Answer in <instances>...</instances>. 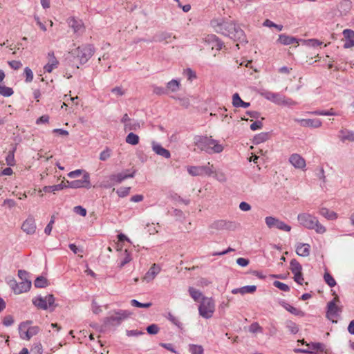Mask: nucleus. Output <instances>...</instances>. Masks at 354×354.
<instances>
[{"label": "nucleus", "mask_w": 354, "mask_h": 354, "mask_svg": "<svg viewBox=\"0 0 354 354\" xmlns=\"http://www.w3.org/2000/svg\"><path fill=\"white\" fill-rule=\"evenodd\" d=\"M71 55L77 58L81 64H84L92 57L94 53V48L92 45H83L73 50Z\"/></svg>", "instance_id": "5"}, {"label": "nucleus", "mask_w": 354, "mask_h": 354, "mask_svg": "<svg viewBox=\"0 0 354 354\" xmlns=\"http://www.w3.org/2000/svg\"><path fill=\"white\" fill-rule=\"evenodd\" d=\"M48 62L44 66V70L45 72L51 73L53 69L57 68L59 65V62L55 57L53 51H50L48 53Z\"/></svg>", "instance_id": "16"}, {"label": "nucleus", "mask_w": 354, "mask_h": 354, "mask_svg": "<svg viewBox=\"0 0 354 354\" xmlns=\"http://www.w3.org/2000/svg\"><path fill=\"white\" fill-rule=\"evenodd\" d=\"M31 323L32 322L28 321L19 325V332L21 339H30L32 336L39 333V328L38 326L28 327V325Z\"/></svg>", "instance_id": "11"}, {"label": "nucleus", "mask_w": 354, "mask_h": 354, "mask_svg": "<svg viewBox=\"0 0 354 354\" xmlns=\"http://www.w3.org/2000/svg\"><path fill=\"white\" fill-rule=\"evenodd\" d=\"M290 270L292 274L300 272L302 271V266L296 259H292L290 263Z\"/></svg>", "instance_id": "34"}, {"label": "nucleus", "mask_w": 354, "mask_h": 354, "mask_svg": "<svg viewBox=\"0 0 354 354\" xmlns=\"http://www.w3.org/2000/svg\"><path fill=\"white\" fill-rule=\"evenodd\" d=\"M184 75L187 77V80L189 81H192L193 80L196 78V73L194 71H193L189 68H188L184 71Z\"/></svg>", "instance_id": "50"}, {"label": "nucleus", "mask_w": 354, "mask_h": 354, "mask_svg": "<svg viewBox=\"0 0 354 354\" xmlns=\"http://www.w3.org/2000/svg\"><path fill=\"white\" fill-rule=\"evenodd\" d=\"M153 92L157 95H165L167 94L166 88L160 87V86H154Z\"/></svg>", "instance_id": "61"}, {"label": "nucleus", "mask_w": 354, "mask_h": 354, "mask_svg": "<svg viewBox=\"0 0 354 354\" xmlns=\"http://www.w3.org/2000/svg\"><path fill=\"white\" fill-rule=\"evenodd\" d=\"M140 127V124L137 122H129V123H126L124 126V130L128 131H137Z\"/></svg>", "instance_id": "43"}, {"label": "nucleus", "mask_w": 354, "mask_h": 354, "mask_svg": "<svg viewBox=\"0 0 354 354\" xmlns=\"http://www.w3.org/2000/svg\"><path fill=\"white\" fill-rule=\"evenodd\" d=\"M209 227L212 230L220 231L223 230H234L236 228V223L226 220H217L213 222Z\"/></svg>", "instance_id": "14"}, {"label": "nucleus", "mask_w": 354, "mask_h": 354, "mask_svg": "<svg viewBox=\"0 0 354 354\" xmlns=\"http://www.w3.org/2000/svg\"><path fill=\"white\" fill-rule=\"evenodd\" d=\"M324 280L326 283L330 286V287H334L336 285V281L334 279V278L332 277L330 274L328 272H325L324 275Z\"/></svg>", "instance_id": "45"}, {"label": "nucleus", "mask_w": 354, "mask_h": 354, "mask_svg": "<svg viewBox=\"0 0 354 354\" xmlns=\"http://www.w3.org/2000/svg\"><path fill=\"white\" fill-rule=\"evenodd\" d=\"M131 315L127 310H119L104 319L106 326H118Z\"/></svg>", "instance_id": "7"}, {"label": "nucleus", "mask_w": 354, "mask_h": 354, "mask_svg": "<svg viewBox=\"0 0 354 354\" xmlns=\"http://www.w3.org/2000/svg\"><path fill=\"white\" fill-rule=\"evenodd\" d=\"M167 319L174 325L177 326L178 328H181L182 324L179 322L177 317L174 316L171 313H169L167 316Z\"/></svg>", "instance_id": "54"}, {"label": "nucleus", "mask_w": 354, "mask_h": 354, "mask_svg": "<svg viewBox=\"0 0 354 354\" xmlns=\"http://www.w3.org/2000/svg\"><path fill=\"white\" fill-rule=\"evenodd\" d=\"M34 285L36 288H45L48 286V281L45 277L40 276L36 278Z\"/></svg>", "instance_id": "37"}, {"label": "nucleus", "mask_w": 354, "mask_h": 354, "mask_svg": "<svg viewBox=\"0 0 354 354\" xmlns=\"http://www.w3.org/2000/svg\"><path fill=\"white\" fill-rule=\"evenodd\" d=\"M344 37V48H349L354 46V31L350 29H346L343 31Z\"/></svg>", "instance_id": "18"}, {"label": "nucleus", "mask_w": 354, "mask_h": 354, "mask_svg": "<svg viewBox=\"0 0 354 354\" xmlns=\"http://www.w3.org/2000/svg\"><path fill=\"white\" fill-rule=\"evenodd\" d=\"M111 156V150L109 148H106L104 151H102L100 154V160L102 161H105Z\"/></svg>", "instance_id": "52"}, {"label": "nucleus", "mask_w": 354, "mask_h": 354, "mask_svg": "<svg viewBox=\"0 0 354 354\" xmlns=\"http://www.w3.org/2000/svg\"><path fill=\"white\" fill-rule=\"evenodd\" d=\"M71 28L73 32L77 35L82 34L85 30L84 24H73Z\"/></svg>", "instance_id": "42"}, {"label": "nucleus", "mask_w": 354, "mask_h": 354, "mask_svg": "<svg viewBox=\"0 0 354 354\" xmlns=\"http://www.w3.org/2000/svg\"><path fill=\"white\" fill-rule=\"evenodd\" d=\"M74 212L77 214H80L82 216H85L86 215V209L82 206H75L74 207Z\"/></svg>", "instance_id": "58"}, {"label": "nucleus", "mask_w": 354, "mask_h": 354, "mask_svg": "<svg viewBox=\"0 0 354 354\" xmlns=\"http://www.w3.org/2000/svg\"><path fill=\"white\" fill-rule=\"evenodd\" d=\"M68 183V187L73 189L82 188L84 187L86 189H89L91 187L90 182V175L88 172H84L83 175V178L81 180H75L73 181H66Z\"/></svg>", "instance_id": "12"}, {"label": "nucleus", "mask_w": 354, "mask_h": 354, "mask_svg": "<svg viewBox=\"0 0 354 354\" xmlns=\"http://www.w3.org/2000/svg\"><path fill=\"white\" fill-rule=\"evenodd\" d=\"M131 306H135V307L145 308H148L152 306V304L151 302L141 303L136 299H132L131 301Z\"/></svg>", "instance_id": "44"}, {"label": "nucleus", "mask_w": 354, "mask_h": 354, "mask_svg": "<svg viewBox=\"0 0 354 354\" xmlns=\"http://www.w3.org/2000/svg\"><path fill=\"white\" fill-rule=\"evenodd\" d=\"M214 28L216 32L228 37L234 41H239V44H236L238 48H239L240 44L248 42L243 30L238 24H216Z\"/></svg>", "instance_id": "1"}, {"label": "nucleus", "mask_w": 354, "mask_h": 354, "mask_svg": "<svg viewBox=\"0 0 354 354\" xmlns=\"http://www.w3.org/2000/svg\"><path fill=\"white\" fill-rule=\"evenodd\" d=\"M153 151L158 155L165 158H169L171 153L169 150L163 148L160 144L153 141L151 143Z\"/></svg>", "instance_id": "22"}, {"label": "nucleus", "mask_w": 354, "mask_h": 354, "mask_svg": "<svg viewBox=\"0 0 354 354\" xmlns=\"http://www.w3.org/2000/svg\"><path fill=\"white\" fill-rule=\"evenodd\" d=\"M310 246L308 243H297L296 246V252L299 256L306 257L310 254Z\"/></svg>", "instance_id": "25"}, {"label": "nucleus", "mask_w": 354, "mask_h": 354, "mask_svg": "<svg viewBox=\"0 0 354 354\" xmlns=\"http://www.w3.org/2000/svg\"><path fill=\"white\" fill-rule=\"evenodd\" d=\"M280 304L286 310H288V312L295 315L304 317L305 315V313L302 310L292 306L291 305L285 301H281Z\"/></svg>", "instance_id": "30"}, {"label": "nucleus", "mask_w": 354, "mask_h": 354, "mask_svg": "<svg viewBox=\"0 0 354 354\" xmlns=\"http://www.w3.org/2000/svg\"><path fill=\"white\" fill-rule=\"evenodd\" d=\"M257 286L252 285V286H246L241 287L240 288H235L232 290V292L233 294H237L240 293L241 295H245L246 293H253L256 291Z\"/></svg>", "instance_id": "29"}, {"label": "nucleus", "mask_w": 354, "mask_h": 354, "mask_svg": "<svg viewBox=\"0 0 354 354\" xmlns=\"http://www.w3.org/2000/svg\"><path fill=\"white\" fill-rule=\"evenodd\" d=\"M319 213L328 220H335L337 218V214L335 212L330 211L326 207L320 208Z\"/></svg>", "instance_id": "31"}, {"label": "nucleus", "mask_w": 354, "mask_h": 354, "mask_svg": "<svg viewBox=\"0 0 354 354\" xmlns=\"http://www.w3.org/2000/svg\"><path fill=\"white\" fill-rule=\"evenodd\" d=\"M339 138L342 142L346 140L354 142V132L347 129H342L339 131Z\"/></svg>", "instance_id": "26"}, {"label": "nucleus", "mask_w": 354, "mask_h": 354, "mask_svg": "<svg viewBox=\"0 0 354 354\" xmlns=\"http://www.w3.org/2000/svg\"><path fill=\"white\" fill-rule=\"evenodd\" d=\"M262 95L266 99L279 105L293 106L296 104V102L292 100L290 98H287L284 95L279 93L266 91L262 93Z\"/></svg>", "instance_id": "8"}, {"label": "nucleus", "mask_w": 354, "mask_h": 354, "mask_svg": "<svg viewBox=\"0 0 354 354\" xmlns=\"http://www.w3.org/2000/svg\"><path fill=\"white\" fill-rule=\"evenodd\" d=\"M33 304L38 308L42 310L50 309L53 311L56 305L55 304V298L53 295H48L46 297L39 296L32 300Z\"/></svg>", "instance_id": "9"}, {"label": "nucleus", "mask_w": 354, "mask_h": 354, "mask_svg": "<svg viewBox=\"0 0 354 354\" xmlns=\"http://www.w3.org/2000/svg\"><path fill=\"white\" fill-rule=\"evenodd\" d=\"M10 286L13 289L15 293L21 294L25 292H27L31 288V281H21L19 283H17L16 281H12L10 282Z\"/></svg>", "instance_id": "15"}, {"label": "nucleus", "mask_w": 354, "mask_h": 354, "mask_svg": "<svg viewBox=\"0 0 354 354\" xmlns=\"http://www.w3.org/2000/svg\"><path fill=\"white\" fill-rule=\"evenodd\" d=\"M299 41L303 44L307 46L310 47H317L320 46L322 42L316 39H299Z\"/></svg>", "instance_id": "36"}, {"label": "nucleus", "mask_w": 354, "mask_h": 354, "mask_svg": "<svg viewBox=\"0 0 354 354\" xmlns=\"http://www.w3.org/2000/svg\"><path fill=\"white\" fill-rule=\"evenodd\" d=\"M160 330V328L157 324H153L147 327V331L150 335H156Z\"/></svg>", "instance_id": "49"}, {"label": "nucleus", "mask_w": 354, "mask_h": 354, "mask_svg": "<svg viewBox=\"0 0 354 354\" xmlns=\"http://www.w3.org/2000/svg\"><path fill=\"white\" fill-rule=\"evenodd\" d=\"M249 330L250 332L253 333L257 332H262V328L259 326L258 323L255 322L250 325Z\"/></svg>", "instance_id": "56"}, {"label": "nucleus", "mask_w": 354, "mask_h": 354, "mask_svg": "<svg viewBox=\"0 0 354 354\" xmlns=\"http://www.w3.org/2000/svg\"><path fill=\"white\" fill-rule=\"evenodd\" d=\"M195 146L201 151H204L209 154H212V149L209 148V145H213L212 149L215 153H221L223 150L222 145L218 143V141L212 139V137L196 136L194 138Z\"/></svg>", "instance_id": "2"}, {"label": "nucleus", "mask_w": 354, "mask_h": 354, "mask_svg": "<svg viewBox=\"0 0 354 354\" xmlns=\"http://www.w3.org/2000/svg\"><path fill=\"white\" fill-rule=\"evenodd\" d=\"M300 225L309 230H314L317 233L324 234L326 229L319 222L317 217L308 213H301L297 216Z\"/></svg>", "instance_id": "3"}, {"label": "nucleus", "mask_w": 354, "mask_h": 354, "mask_svg": "<svg viewBox=\"0 0 354 354\" xmlns=\"http://www.w3.org/2000/svg\"><path fill=\"white\" fill-rule=\"evenodd\" d=\"M289 161L295 168L304 169L306 167L305 160L298 153L292 154Z\"/></svg>", "instance_id": "20"}, {"label": "nucleus", "mask_w": 354, "mask_h": 354, "mask_svg": "<svg viewBox=\"0 0 354 354\" xmlns=\"http://www.w3.org/2000/svg\"><path fill=\"white\" fill-rule=\"evenodd\" d=\"M188 291L190 296L195 301H198L203 296L202 292L201 291L195 289L193 287H189Z\"/></svg>", "instance_id": "38"}, {"label": "nucleus", "mask_w": 354, "mask_h": 354, "mask_svg": "<svg viewBox=\"0 0 354 354\" xmlns=\"http://www.w3.org/2000/svg\"><path fill=\"white\" fill-rule=\"evenodd\" d=\"M111 93L114 95L119 97L124 94V91L122 89V87L117 86L111 89Z\"/></svg>", "instance_id": "57"}, {"label": "nucleus", "mask_w": 354, "mask_h": 354, "mask_svg": "<svg viewBox=\"0 0 354 354\" xmlns=\"http://www.w3.org/2000/svg\"><path fill=\"white\" fill-rule=\"evenodd\" d=\"M205 41L211 45L212 50L215 48L216 50H220L223 45V44L214 35H208Z\"/></svg>", "instance_id": "24"}, {"label": "nucleus", "mask_w": 354, "mask_h": 354, "mask_svg": "<svg viewBox=\"0 0 354 354\" xmlns=\"http://www.w3.org/2000/svg\"><path fill=\"white\" fill-rule=\"evenodd\" d=\"M278 41L283 45H289L295 42L299 43V40H297L295 37L286 35H280Z\"/></svg>", "instance_id": "32"}, {"label": "nucleus", "mask_w": 354, "mask_h": 354, "mask_svg": "<svg viewBox=\"0 0 354 354\" xmlns=\"http://www.w3.org/2000/svg\"><path fill=\"white\" fill-rule=\"evenodd\" d=\"M180 88V82L176 80H172L167 84V92H176Z\"/></svg>", "instance_id": "33"}, {"label": "nucleus", "mask_w": 354, "mask_h": 354, "mask_svg": "<svg viewBox=\"0 0 354 354\" xmlns=\"http://www.w3.org/2000/svg\"><path fill=\"white\" fill-rule=\"evenodd\" d=\"M327 307L328 310L326 315L328 318L335 317L337 313L340 311L339 308L335 304L334 301H330L328 302Z\"/></svg>", "instance_id": "27"}, {"label": "nucleus", "mask_w": 354, "mask_h": 354, "mask_svg": "<svg viewBox=\"0 0 354 354\" xmlns=\"http://www.w3.org/2000/svg\"><path fill=\"white\" fill-rule=\"evenodd\" d=\"M8 64L14 70H18L22 66V63L17 60L8 61Z\"/></svg>", "instance_id": "53"}, {"label": "nucleus", "mask_w": 354, "mask_h": 354, "mask_svg": "<svg viewBox=\"0 0 354 354\" xmlns=\"http://www.w3.org/2000/svg\"><path fill=\"white\" fill-rule=\"evenodd\" d=\"M43 190L45 192H55L56 191H59L61 190V187L59 185H51V186H45L44 188H43Z\"/></svg>", "instance_id": "55"}, {"label": "nucleus", "mask_w": 354, "mask_h": 354, "mask_svg": "<svg viewBox=\"0 0 354 354\" xmlns=\"http://www.w3.org/2000/svg\"><path fill=\"white\" fill-rule=\"evenodd\" d=\"M268 137H269L268 133L262 132V133L254 136V142L255 144H259V143L263 142L268 139Z\"/></svg>", "instance_id": "40"}, {"label": "nucleus", "mask_w": 354, "mask_h": 354, "mask_svg": "<svg viewBox=\"0 0 354 354\" xmlns=\"http://www.w3.org/2000/svg\"><path fill=\"white\" fill-rule=\"evenodd\" d=\"M31 354H41V345L37 344L35 345L33 348L30 350Z\"/></svg>", "instance_id": "64"}, {"label": "nucleus", "mask_w": 354, "mask_h": 354, "mask_svg": "<svg viewBox=\"0 0 354 354\" xmlns=\"http://www.w3.org/2000/svg\"><path fill=\"white\" fill-rule=\"evenodd\" d=\"M139 136L132 132L129 133L125 139L127 143L131 145H136L139 142Z\"/></svg>", "instance_id": "35"}, {"label": "nucleus", "mask_w": 354, "mask_h": 354, "mask_svg": "<svg viewBox=\"0 0 354 354\" xmlns=\"http://www.w3.org/2000/svg\"><path fill=\"white\" fill-rule=\"evenodd\" d=\"M232 104L234 107L236 108H248L250 105L249 102H245L243 101L238 93H234L232 95Z\"/></svg>", "instance_id": "28"}, {"label": "nucleus", "mask_w": 354, "mask_h": 354, "mask_svg": "<svg viewBox=\"0 0 354 354\" xmlns=\"http://www.w3.org/2000/svg\"><path fill=\"white\" fill-rule=\"evenodd\" d=\"M129 170L118 173L116 174H111L106 177L101 183V187L104 188H111L115 184L122 183L125 179L133 178L134 176L136 171L133 170L131 173H128Z\"/></svg>", "instance_id": "4"}, {"label": "nucleus", "mask_w": 354, "mask_h": 354, "mask_svg": "<svg viewBox=\"0 0 354 354\" xmlns=\"http://www.w3.org/2000/svg\"><path fill=\"white\" fill-rule=\"evenodd\" d=\"M215 304L213 299L203 297L198 306L199 315L205 319H209L213 316Z\"/></svg>", "instance_id": "6"}, {"label": "nucleus", "mask_w": 354, "mask_h": 354, "mask_svg": "<svg viewBox=\"0 0 354 354\" xmlns=\"http://www.w3.org/2000/svg\"><path fill=\"white\" fill-rule=\"evenodd\" d=\"M214 176V177L218 180L221 183H225L227 180V177L225 174L221 171H216L214 169V173L213 174Z\"/></svg>", "instance_id": "46"}, {"label": "nucleus", "mask_w": 354, "mask_h": 354, "mask_svg": "<svg viewBox=\"0 0 354 354\" xmlns=\"http://www.w3.org/2000/svg\"><path fill=\"white\" fill-rule=\"evenodd\" d=\"M273 285L282 291L288 292L290 290V287L287 284L283 283L279 281H274L273 282Z\"/></svg>", "instance_id": "48"}, {"label": "nucleus", "mask_w": 354, "mask_h": 354, "mask_svg": "<svg viewBox=\"0 0 354 354\" xmlns=\"http://www.w3.org/2000/svg\"><path fill=\"white\" fill-rule=\"evenodd\" d=\"M6 163L8 165L12 166L15 165V158H14L13 152H9V153L6 156Z\"/></svg>", "instance_id": "60"}, {"label": "nucleus", "mask_w": 354, "mask_h": 354, "mask_svg": "<svg viewBox=\"0 0 354 354\" xmlns=\"http://www.w3.org/2000/svg\"><path fill=\"white\" fill-rule=\"evenodd\" d=\"M14 323V319L12 316L7 315L4 317L3 320V324L6 326H10Z\"/></svg>", "instance_id": "62"}, {"label": "nucleus", "mask_w": 354, "mask_h": 354, "mask_svg": "<svg viewBox=\"0 0 354 354\" xmlns=\"http://www.w3.org/2000/svg\"><path fill=\"white\" fill-rule=\"evenodd\" d=\"M189 351L191 354H203L204 349L201 345L189 344Z\"/></svg>", "instance_id": "39"}, {"label": "nucleus", "mask_w": 354, "mask_h": 354, "mask_svg": "<svg viewBox=\"0 0 354 354\" xmlns=\"http://www.w3.org/2000/svg\"><path fill=\"white\" fill-rule=\"evenodd\" d=\"M187 171L193 176L202 175L210 176L214 173V167L208 162L206 165L203 166H190L187 168Z\"/></svg>", "instance_id": "10"}, {"label": "nucleus", "mask_w": 354, "mask_h": 354, "mask_svg": "<svg viewBox=\"0 0 354 354\" xmlns=\"http://www.w3.org/2000/svg\"><path fill=\"white\" fill-rule=\"evenodd\" d=\"M302 127L318 128L322 126V122L319 119H295Z\"/></svg>", "instance_id": "19"}, {"label": "nucleus", "mask_w": 354, "mask_h": 354, "mask_svg": "<svg viewBox=\"0 0 354 354\" xmlns=\"http://www.w3.org/2000/svg\"><path fill=\"white\" fill-rule=\"evenodd\" d=\"M22 230L28 234H32L36 230V224L35 219L32 216H29L23 223L21 226Z\"/></svg>", "instance_id": "17"}, {"label": "nucleus", "mask_w": 354, "mask_h": 354, "mask_svg": "<svg viewBox=\"0 0 354 354\" xmlns=\"http://www.w3.org/2000/svg\"><path fill=\"white\" fill-rule=\"evenodd\" d=\"M160 268L155 263L153 264V266L145 274V277H143V280L146 281L147 282L153 281L156 275L160 272Z\"/></svg>", "instance_id": "23"}, {"label": "nucleus", "mask_w": 354, "mask_h": 354, "mask_svg": "<svg viewBox=\"0 0 354 354\" xmlns=\"http://www.w3.org/2000/svg\"><path fill=\"white\" fill-rule=\"evenodd\" d=\"M263 127V123L261 121H255L252 124H250V129L252 131H256L257 129H261Z\"/></svg>", "instance_id": "63"}, {"label": "nucleus", "mask_w": 354, "mask_h": 354, "mask_svg": "<svg viewBox=\"0 0 354 354\" xmlns=\"http://www.w3.org/2000/svg\"><path fill=\"white\" fill-rule=\"evenodd\" d=\"M131 187H120L117 189L116 192L120 197H124L129 195Z\"/></svg>", "instance_id": "51"}, {"label": "nucleus", "mask_w": 354, "mask_h": 354, "mask_svg": "<svg viewBox=\"0 0 354 354\" xmlns=\"http://www.w3.org/2000/svg\"><path fill=\"white\" fill-rule=\"evenodd\" d=\"M265 222L269 228L276 227L280 230L290 232L291 227L278 218L272 216H267Z\"/></svg>", "instance_id": "13"}, {"label": "nucleus", "mask_w": 354, "mask_h": 354, "mask_svg": "<svg viewBox=\"0 0 354 354\" xmlns=\"http://www.w3.org/2000/svg\"><path fill=\"white\" fill-rule=\"evenodd\" d=\"M5 78V73L3 70H0V95L4 97H10L13 94V90L10 87L2 84Z\"/></svg>", "instance_id": "21"}, {"label": "nucleus", "mask_w": 354, "mask_h": 354, "mask_svg": "<svg viewBox=\"0 0 354 354\" xmlns=\"http://www.w3.org/2000/svg\"><path fill=\"white\" fill-rule=\"evenodd\" d=\"M24 74L26 77V82L29 83L31 82L33 80V73L32 70L29 67H26L24 68Z\"/></svg>", "instance_id": "47"}, {"label": "nucleus", "mask_w": 354, "mask_h": 354, "mask_svg": "<svg viewBox=\"0 0 354 354\" xmlns=\"http://www.w3.org/2000/svg\"><path fill=\"white\" fill-rule=\"evenodd\" d=\"M286 326L292 334H296L299 331L297 325L290 320H288L286 322Z\"/></svg>", "instance_id": "41"}, {"label": "nucleus", "mask_w": 354, "mask_h": 354, "mask_svg": "<svg viewBox=\"0 0 354 354\" xmlns=\"http://www.w3.org/2000/svg\"><path fill=\"white\" fill-rule=\"evenodd\" d=\"M18 277L21 279V281H30L28 279V272L24 270H19L18 271Z\"/></svg>", "instance_id": "59"}]
</instances>
